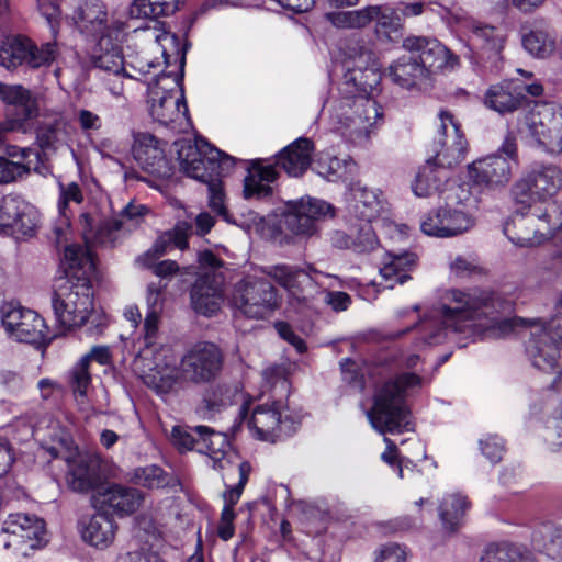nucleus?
<instances>
[{"label":"nucleus","mask_w":562,"mask_h":562,"mask_svg":"<svg viewBox=\"0 0 562 562\" xmlns=\"http://www.w3.org/2000/svg\"><path fill=\"white\" fill-rule=\"evenodd\" d=\"M65 277L58 280L53 299L56 319L70 329L83 325L93 310L91 278L93 256L80 247L68 246L63 256Z\"/></svg>","instance_id":"obj_1"},{"label":"nucleus","mask_w":562,"mask_h":562,"mask_svg":"<svg viewBox=\"0 0 562 562\" xmlns=\"http://www.w3.org/2000/svg\"><path fill=\"white\" fill-rule=\"evenodd\" d=\"M175 145L181 170L188 177L206 184L210 207L224 215L226 209L220 175L222 164L231 158L203 138H195L194 142L181 139Z\"/></svg>","instance_id":"obj_2"},{"label":"nucleus","mask_w":562,"mask_h":562,"mask_svg":"<svg viewBox=\"0 0 562 562\" xmlns=\"http://www.w3.org/2000/svg\"><path fill=\"white\" fill-rule=\"evenodd\" d=\"M420 383L418 375L404 373L379 387L374 395V404L367 412L372 427L381 434L413 430L405 396L409 389L419 386Z\"/></svg>","instance_id":"obj_3"},{"label":"nucleus","mask_w":562,"mask_h":562,"mask_svg":"<svg viewBox=\"0 0 562 562\" xmlns=\"http://www.w3.org/2000/svg\"><path fill=\"white\" fill-rule=\"evenodd\" d=\"M516 327H522L529 333L526 349L536 368L549 372L559 366L562 360V312L549 322L520 317L498 322V328L504 335Z\"/></svg>","instance_id":"obj_4"},{"label":"nucleus","mask_w":562,"mask_h":562,"mask_svg":"<svg viewBox=\"0 0 562 562\" xmlns=\"http://www.w3.org/2000/svg\"><path fill=\"white\" fill-rule=\"evenodd\" d=\"M504 234L518 247H536L550 239H562V210L552 204L544 212H515L504 225Z\"/></svg>","instance_id":"obj_5"},{"label":"nucleus","mask_w":562,"mask_h":562,"mask_svg":"<svg viewBox=\"0 0 562 562\" xmlns=\"http://www.w3.org/2000/svg\"><path fill=\"white\" fill-rule=\"evenodd\" d=\"M148 104L151 117L161 125L177 133L187 132L191 127L177 76L164 74L148 82Z\"/></svg>","instance_id":"obj_6"},{"label":"nucleus","mask_w":562,"mask_h":562,"mask_svg":"<svg viewBox=\"0 0 562 562\" xmlns=\"http://www.w3.org/2000/svg\"><path fill=\"white\" fill-rule=\"evenodd\" d=\"M441 308L442 324L453 331L467 333L482 326L477 323L491 314L494 301L490 292L477 289L450 290L445 294Z\"/></svg>","instance_id":"obj_7"},{"label":"nucleus","mask_w":562,"mask_h":562,"mask_svg":"<svg viewBox=\"0 0 562 562\" xmlns=\"http://www.w3.org/2000/svg\"><path fill=\"white\" fill-rule=\"evenodd\" d=\"M277 289L267 280L247 276L233 289L232 306L248 318L265 319L279 307Z\"/></svg>","instance_id":"obj_8"},{"label":"nucleus","mask_w":562,"mask_h":562,"mask_svg":"<svg viewBox=\"0 0 562 562\" xmlns=\"http://www.w3.org/2000/svg\"><path fill=\"white\" fill-rule=\"evenodd\" d=\"M562 188V171L554 165H538L526 170L512 187V198L522 209L554 196Z\"/></svg>","instance_id":"obj_9"},{"label":"nucleus","mask_w":562,"mask_h":562,"mask_svg":"<svg viewBox=\"0 0 562 562\" xmlns=\"http://www.w3.org/2000/svg\"><path fill=\"white\" fill-rule=\"evenodd\" d=\"M524 116L526 133L546 151H562V108L550 102H533Z\"/></svg>","instance_id":"obj_10"},{"label":"nucleus","mask_w":562,"mask_h":562,"mask_svg":"<svg viewBox=\"0 0 562 562\" xmlns=\"http://www.w3.org/2000/svg\"><path fill=\"white\" fill-rule=\"evenodd\" d=\"M381 80L375 54L367 46L350 48L347 70L344 75L342 93L355 97L372 95Z\"/></svg>","instance_id":"obj_11"},{"label":"nucleus","mask_w":562,"mask_h":562,"mask_svg":"<svg viewBox=\"0 0 562 562\" xmlns=\"http://www.w3.org/2000/svg\"><path fill=\"white\" fill-rule=\"evenodd\" d=\"M336 117L341 128L348 131L350 136L362 139L368 138L382 121V112L372 95H345Z\"/></svg>","instance_id":"obj_12"},{"label":"nucleus","mask_w":562,"mask_h":562,"mask_svg":"<svg viewBox=\"0 0 562 562\" xmlns=\"http://www.w3.org/2000/svg\"><path fill=\"white\" fill-rule=\"evenodd\" d=\"M438 116L440 121L438 136L432 144V156L428 159H431L434 165L445 170L463 161L468 142L450 111L441 110Z\"/></svg>","instance_id":"obj_13"},{"label":"nucleus","mask_w":562,"mask_h":562,"mask_svg":"<svg viewBox=\"0 0 562 562\" xmlns=\"http://www.w3.org/2000/svg\"><path fill=\"white\" fill-rule=\"evenodd\" d=\"M55 57V44L46 43L38 47L22 35L7 37L0 44V65L8 70H14L22 65L40 68L53 63Z\"/></svg>","instance_id":"obj_14"},{"label":"nucleus","mask_w":562,"mask_h":562,"mask_svg":"<svg viewBox=\"0 0 562 562\" xmlns=\"http://www.w3.org/2000/svg\"><path fill=\"white\" fill-rule=\"evenodd\" d=\"M223 362V352L215 344L198 342L181 359L183 382L194 384L211 382L221 372Z\"/></svg>","instance_id":"obj_15"},{"label":"nucleus","mask_w":562,"mask_h":562,"mask_svg":"<svg viewBox=\"0 0 562 562\" xmlns=\"http://www.w3.org/2000/svg\"><path fill=\"white\" fill-rule=\"evenodd\" d=\"M1 322L8 336L15 341L38 344L47 338V326L35 311L9 304L2 307Z\"/></svg>","instance_id":"obj_16"},{"label":"nucleus","mask_w":562,"mask_h":562,"mask_svg":"<svg viewBox=\"0 0 562 562\" xmlns=\"http://www.w3.org/2000/svg\"><path fill=\"white\" fill-rule=\"evenodd\" d=\"M5 536L4 547L16 550L36 549L46 542V528L43 519L23 513L11 514L2 524Z\"/></svg>","instance_id":"obj_17"},{"label":"nucleus","mask_w":562,"mask_h":562,"mask_svg":"<svg viewBox=\"0 0 562 562\" xmlns=\"http://www.w3.org/2000/svg\"><path fill=\"white\" fill-rule=\"evenodd\" d=\"M403 47L417 57L428 78L439 70L453 69L459 63V58L436 38L409 36L403 41Z\"/></svg>","instance_id":"obj_18"},{"label":"nucleus","mask_w":562,"mask_h":562,"mask_svg":"<svg viewBox=\"0 0 562 562\" xmlns=\"http://www.w3.org/2000/svg\"><path fill=\"white\" fill-rule=\"evenodd\" d=\"M473 226V220L463 211L451 207L431 210L420 218V229L432 237H453Z\"/></svg>","instance_id":"obj_19"},{"label":"nucleus","mask_w":562,"mask_h":562,"mask_svg":"<svg viewBox=\"0 0 562 562\" xmlns=\"http://www.w3.org/2000/svg\"><path fill=\"white\" fill-rule=\"evenodd\" d=\"M330 213V204L317 199L302 198L289 205L284 225L295 235H312L316 231V221Z\"/></svg>","instance_id":"obj_20"},{"label":"nucleus","mask_w":562,"mask_h":562,"mask_svg":"<svg viewBox=\"0 0 562 562\" xmlns=\"http://www.w3.org/2000/svg\"><path fill=\"white\" fill-rule=\"evenodd\" d=\"M103 465L95 454L78 453L68 459L67 483L79 493L97 490L103 482Z\"/></svg>","instance_id":"obj_21"},{"label":"nucleus","mask_w":562,"mask_h":562,"mask_svg":"<svg viewBox=\"0 0 562 562\" xmlns=\"http://www.w3.org/2000/svg\"><path fill=\"white\" fill-rule=\"evenodd\" d=\"M192 308L204 316L217 314L224 302L223 277L215 273L200 276L190 291Z\"/></svg>","instance_id":"obj_22"},{"label":"nucleus","mask_w":562,"mask_h":562,"mask_svg":"<svg viewBox=\"0 0 562 562\" xmlns=\"http://www.w3.org/2000/svg\"><path fill=\"white\" fill-rule=\"evenodd\" d=\"M95 508L112 512L119 516L132 515L140 508L144 494L137 488L111 484L92 498Z\"/></svg>","instance_id":"obj_23"},{"label":"nucleus","mask_w":562,"mask_h":562,"mask_svg":"<svg viewBox=\"0 0 562 562\" xmlns=\"http://www.w3.org/2000/svg\"><path fill=\"white\" fill-rule=\"evenodd\" d=\"M263 272L292 297L303 302L313 297L316 284L308 271L290 265H276L266 268Z\"/></svg>","instance_id":"obj_24"},{"label":"nucleus","mask_w":562,"mask_h":562,"mask_svg":"<svg viewBox=\"0 0 562 562\" xmlns=\"http://www.w3.org/2000/svg\"><path fill=\"white\" fill-rule=\"evenodd\" d=\"M512 164L501 155L480 158L468 166L469 179L479 186L498 188L512 178Z\"/></svg>","instance_id":"obj_25"},{"label":"nucleus","mask_w":562,"mask_h":562,"mask_svg":"<svg viewBox=\"0 0 562 562\" xmlns=\"http://www.w3.org/2000/svg\"><path fill=\"white\" fill-rule=\"evenodd\" d=\"M132 151L135 160L144 170L158 177L169 175L165 150L154 135L149 133L135 134Z\"/></svg>","instance_id":"obj_26"},{"label":"nucleus","mask_w":562,"mask_h":562,"mask_svg":"<svg viewBox=\"0 0 562 562\" xmlns=\"http://www.w3.org/2000/svg\"><path fill=\"white\" fill-rule=\"evenodd\" d=\"M454 18L460 27L470 33L469 41L473 47L482 50L488 57L499 55L504 46V36L494 26L481 25L463 14L457 13Z\"/></svg>","instance_id":"obj_27"},{"label":"nucleus","mask_w":562,"mask_h":562,"mask_svg":"<svg viewBox=\"0 0 562 562\" xmlns=\"http://www.w3.org/2000/svg\"><path fill=\"white\" fill-rule=\"evenodd\" d=\"M32 207L15 195L0 200V232L13 229L26 234L33 229Z\"/></svg>","instance_id":"obj_28"},{"label":"nucleus","mask_w":562,"mask_h":562,"mask_svg":"<svg viewBox=\"0 0 562 562\" xmlns=\"http://www.w3.org/2000/svg\"><path fill=\"white\" fill-rule=\"evenodd\" d=\"M417 261L418 258L413 252H387L380 268L382 281L379 284L386 289L403 284L411 279V273L416 269Z\"/></svg>","instance_id":"obj_29"},{"label":"nucleus","mask_w":562,"mask_h":562,"mask_svg":"<svg viewBox=\"0 0 562 562\" xmlns=\"http://www.w3.org/2000/svg\"><path fill=\"white\" fill-rule=\"evenodd\" d=\"M106 11L100 0H79L74 9L72 20L81 32L92 36L105 35Z\"/></svg>","instance_id":"obj_30"},{"label":"nucleus","mask_w":562,"mask_h":562,"mask_svg":"<svg viewBox=\"0 0 562 562\" xmlns=\"http://www.w3.org/2000/svg\"><path fill=\"white\" fill-rule=\"evenodd\" d=\"M525 100L513 81L492 85L484 94L485 106L502 115L514 113L521 108Z\"/></svg>","instance_id":"obj_31"},{"label":"nucleus","mask_w":562,"mask_h":562,"mask_svg":"<svg viewBox=\"0 0 562 562\" xmlns=\"http://www.w3.org/2000/svg\"><path fill=\"white\" fill-rule=\"evenodd\" d=\"M143 379L145 384L157 393H168L177 383L183 381L182 364L177 367L171 355H164L162 360L157 361Z\"/></svg>","instance_id":"obj_32"},{"label":"nucleus","mask_w":562,"mask_h":562,"mask_svg":"<svg viewBox=\"0 0 562 562\" xmlns=\"http://www.w3.org/2000/svg\"><path fill=\"white\" fill-rule=\"evenodd\" d=\"M193 431L200 437L198 450L209 454L214 469H225L231 462L227 457L229 442L226 435L214 431L207 426H196Z\"/></svg>","instance_id":"obj_33"},{"label":"nucleus","mask_w":562,"mask_h":562,"mask_svg":"<svg viewBox=\"0 0 562 562\" xmlns=\"http://www.w3.org/2000/svg\"><path fill=\"white\" fill-rule=\"evenodd\" d=\"M278 177L276 168L263 165L261 161H252L248 168V175L244 179V195L247 199H263L270 196V186Z\"/></svg>","instance_id":"obj_34"},{"label":"nucleus","mask_w":562,"mask_h":562,"mask_svg":"<svg viewBox=\"0 0 562 562\" xmlns=\"http://www.w3.org/2000/svg\"><path fill=\"white\" fill-rule=\"evenodd\" d=\"M313 145L307 138H299L285 147L277 158V165L289 176H302L311 165Z\"/></svg>","instance_id":"obj_35"},{"label":"nucleus","mask_w":562,"mask_h":562,"mask_svg":"<svg viewBox=\"0 0 562 562\" xmlns=\"http://www.w3.org/2000/svg\"><path fill=\"white\" fill-rule=\"evenodd\" d=\"M80 221L82 235L87 244L113 246L120 232L125 228V222L115 217L101 222L97 228L93 227L92 217L87 213L80 216Z\"/></svg>","instance_id":"obj_36"},{"label":"nucleus","mask_w":562,"mask_h":562,"mask_svg":"<svg viewBox=\"0 0 562 562\" xmlns=\"http://www.w3.org/2000/svg\"><path fill=\"white\" fill-rule=\"evenodd\" d=\"M117 525L106 510L99 509L92 515L82 531V538L97 548L109 547L116 535Z\"/></svg>","instance_id":"obj_37"},{"label":"nucleus","mask_w":562,"mask_h":562,"mask_svg":"<svg viewBox=\"0 0 562 562\" xmlns=\"http://www.w3.org/2000/svg\"><path fill=\"white\" fill-rule=\"evenodd\" d=\"M394 83L404 89L422 86L429 78L414 54L404 55L390 66L389 72Z\"/></svg>","instance_id":"obj_38"},{"label":"nucleus","mask_w":562,"mask_h":562,"mask_svg":"<svg viewBox=\"0 0 562 562\" xmlns=\"http://www.w3.org/2000/svg\"><path fill=\"white\" fill-rule=\"evenodd\" d=\"M283 405L280 402L257 406L249 420V426L261 440H270L279 429Z\"/></svg>","instance_id":"obj_39"},{"label":"nucleus","mask_w":562,"mask_h":562,"mask_svg":"<svg viewBox=\"0 0 562 562\" xmlns=\"http://www.w3.org/2000/svg\"><path fill=\"white\" fill-rule=\"evenodd\" d=\"M355 212L362 221L368 223L379 218L386 211V202L381 196V192L367 187L356 186L353 189Z\"/></svg>","instance_id":"obj_40"},{"label":"nucleus","mask_w":562,"mask_h":562,"mask_svg":"<svg viewBox=\"0 0 562 562\" xmlns=\"http://www.w3.org/2000/svg\"><path fill=\"white\" fill-rule=\"evenodd\" d=\"M98 52L94 55V65L97 68L109 74L125 72L131 82L135 75H132L124 63L122 52L119 45L113 44L110 34L102 35L98 43Z\"/></svg>","instance_id":"obj_41"},{"label":"nucleus","mask_w":562,"mask_h":562,"mask_svg":"<svg viewBox=\"0 0 562 562\" xmlns=\"http://www.w3.org/2000/svg\"><path fill=\"white\" fill-rule=\"evenodd\" d=\"M358 234L363 236V240H357L355 229L349 232L336 231L331 236V244L339 249H351L359 254L370 252L374 250L379 244L372 225L360 223Z\"/></svg>","instance_id":"obj_42"},{"label":"nucleus","mask_w":562,"mask_h":562,"mask_svg":"<svg viewBox=\"0 0 562 562\" xmlns=\"http://www.w3.org/2000/svg\"><path fill=\"white\" fill-rule=\"evenodd\" d=\"M0 99L14 106L21 108L23 120L34 119L38 115L37 99L21 85H5L0 82Z\"/></svg>","instance_id":"obj_43"},{"label":"nucleus","mask_w":562,"mask_h":562,"mask_svg":"<svg viewBox=\"0 0 562 562\" xmlns=\"http://www.w3.org/2000/svg\"><path fill=\"white\" fill-rule=\"evenodd\" d=\"M533 544L550 559L562 561V526L543 524L533 536Z\"/></svg>","instance_id":"obj_44"},{"label":"nucleus","mask_w":562,"mask_h":562,"mask_svg":"<svg viewBox=\"0 0 562 562\" xmlns=\"http://www.w3.org/2000/svg\"><path fill=\"white\" fill-rule=\"evenodd\" d=\"M447 180V173L427 159L419 169L415 181L412 184L413 192L419 198H426L437 192Z\"/></svg>","instance_id":"obj_45"},{"label":"nucleus","mask_w":562,"mask_h":562,"mask_svg":"<svg viewBox=\"0 0 562 562\" xmlns=\"http://www.w3.org/2000/svg\"><path fill=\"white\" fill-rule=\"evenodd\" d=\"M182 0H134L128 9L131 18L157 19L179 10Z\"/></svg>","instance_id":"obj_46"},{"label":"nucleus","mask_w":562,"mask_h":562,"mask_svg":"<svg viewBox=\"0 0 562 562\" xmlns=\"http://www.w3.org/2000/svg\"><path fill=\"white\" fill-rule=\"evenodd\" d=\"M378 12V8L366 7L353 11L329 12L326 19L337 29H361L372 22V14Z\"/></svg>","instance_id":"obj_47"},{"label":"nucleus","mask_w":562,"mask_h":562,"mask_svg":"<svg viewBox=\"0 0 562 562\" xmlns=\"http://www.w3.org/2000/svg\"><path fill=\"white\" fill-rule=\"evenodd\" d=\"M468 508L465 498L459 494H451L443 498L439 507V515L443 527L454 531L461 524V519Z\"/></svg>","instance_id":"obj_48"},{"label":"nucleus","mask_w":562,"mask_h":562,"mask_svg":"<svg viewBox=\"0 0 562 562\" xmlns=\"http://www.w3.org/2000/svg\"><path fill=\"white\" fill-rule=\"evenodd\" d=\"M369 8L379 9L376 14H372V21L376 23L378 36L385 37L389 42H397L401 37L402 24L394 11L384 5H369Z\"/></svg>","instance_id":"obj_49"},{"label":"nucleus","mask_w":562,"mask_h":562,"mask_svg":"<svg viewBox=\"0 0 562 562\" xmlns=\"http://www.w3.org/2000/svg\"><path fill=\"white\" fill-rule=\"evenodd\" d=\"M554 38L540 29L528 30L522 35V46L532 56L546 58L554 50Z\"/></svg>","instance_id":"obj_50"},{"label":"nucleus","mask_w":562,"mask_h":562,"mask_svg":"<svg viewBox=\"0 0 562 562\" xmlns=\"http://www.w3.org/2000/svg\"><path fill=\"white\" fill-rule=\"evenodd\" d=\"M69 385L78 402L82 403L87 396V390L91 383L88 359L80 360L70 369L68 374Z\"/></svg>","instance_id":"obj_51"},{"label":"nucleus","mask_w":562,"mask_h":562,"mask_svg":"<svg viewBox=\"0 0 562 562\" xmlns=\"http://www.w3.org/2000/svg\"><path fill=\"white\" fill-rule=\"evenodd\" d=\"M64 121L56 119L53 123H45L38 126L36 132V140L38 146L47 150H56L64 140Z\"/></svg>","instance_id":"obj_52"},{"label":"nucleus","mask_w":562,"mask_h":562,"mask_svg":"<svg viewBox=\"0 0 562 562\" xmlns=\"http://www.w3.org/2000/svg\"><path fill=\"white\" fill-rule=\"evenodd\" d=\"M348 167L347 160H341L327 153L321 154L315 162L316 172L328 181H337L342 178Z\"/></svg>","instance_id":"obj_53"},{"label":"nucleus","mask_w":562,"mask_h":562,"mask_svg":"<svg viewBox=\"0 0 562 562\" xmlns=\"http://www.w3.org/2000/svg\"><path fill=\"white\" fill-rule=\"evenodd\" d=\"M130 480L147 488H160L168 484L167 474L157 465H147L135 469Z\"/></svg>","instance_id":"obj_54"},{"label":"nucleus","mask_w":562,"mask_h":562,"mask_svg":"<svg viewBox=\"0 0 562 562\" xmlns=\"http://www.w3.org/2000/svg\"><path fill=\"white\" fill-rule=\"evenodd\" d=\"M532 559L522 555L517 549L508 546H491L488 547L481 562H531Z\"/></svg>","instance_id":"obj_55"},{"label":"nucleus","mask_w":562,"mask_h":562,"mask_svg":"<svg viewBox=\"0 0 562 562\" xmlns=\"http://www.w3.org/2000/svg\"><path fill=\"white\" fill-rule=\"evenodd\" d=\"M82 201L83 193L77 182L59 183L58 210L63 216L66 215V210L71 202L80 204Z\"/></svg>","instance_id":"obj_56"},{"label":"nucleus","mask_w":562,"mask_h":562,"mask_svg":"<svg viewBox=\"0 0 562 562\" xmlns=\"http://www.w3.org/2000/svg\"><path fill=\"white\" fill-rule=\"evenodd\" d=\"M138 80L139 78L136 77L130 82L128 76L123 71L109 74L103 78L104 85L114 97H124L125 90H132L133 86Z\"/></svg>","instance_id":"obj_57"},{"label":"nucleus","mask_w":562,"mask_h":562,"mask_svg":"<svg viewBox=\"0 0 562 562\" xmlns=\"http://www.w3.org/2000/svg\"><path fill=\"white\" fill-rule=\"evenodd\" d=\"M544 439L553 449H562V406L548 419Z\"/></svg>","instance_id":"obj_58"},{"label":"nucleus","mask_w":562,"mask_h":562,"mask_svg":"<svg viewBox=\"0 0 562 562\" xmlns=\"http://www.w3.org/2000/svg\"><path fill=\"white\" fill-rule=\"evenodd\" d=\"M480 449L483 456L492 463L502 460L505 447L501 438L494 435H487L480 440Z\"/></svg>","instance_id":"obj_59"},{"label":"nucleus","mask_w":562,"mask_h":562,"mask_svg":"<svg viewBox=\"0 0 562 562\" xmlns=\"http://www.w3.org/2000/svg\"><path fill=\"white\" fill-rule=\"evenodd\" d=\"M76 119H77L80 130L85 134H90L91 132H98L102 128V125H103L101 116L90 110H87V109H79L76 112Z\"/></svg>","instance_id":"obj_60"},{"label":"nucleus","mask_w":562,"mask_h":562,"mask_svg":"<svg viewBox=\"0 0 562 562\" xmlns=\"http://www.w3.org/2000/svg\"><path fill=\"white\" fill-rule=\"evenodd\" d=\"M146 211L144 205L130 202L115 218L125 222L124 231H131L139 223Z\"/></svg>","instance_id":"obj_61"},{"label":"nucleus","mask_w":562,"mask_h":562,"mask_svg":"<svg viewBox=\"0 0 562 562\" xmlns=\"http://www.w3.org/2000/svg\"><path fill=\"white\" fill-rule=\"evenodd\" d=\"M115 562H165L157 553L147 549H135L119 553Z\"/></svg>","instance_id":"obj_62"},{"label":"nucleus","mask_w":562,"mask_h":562,"mask_svg":"<svg viewBox=\"0 0 562 562\" xmlns=\"http://www.w3.org/2000/svg\"><path fill=\"white\" fill-rule=\"evenodd\" d=\"M171 243L180 250L188 248V238L192 233V225L188 222H178L175 227L166 232Z\"/></svg>","instance_id":"obj_63"},{"label":"nucleus","mask_w":562,"mask_h":562,"mask_svg":"<svg viewBox=\"0 0 562 562\" xmlns=\"http://www.w3.org/2000/svg\"><path fill=\"white\" fill-rule=\"evenodd\" d=\"M171 440L176 447L182 450L198 449L200 437L195 438L191 432L176 426L171 430Z\"/></svg>","instance_id":"obj_64"}]
</instances>
